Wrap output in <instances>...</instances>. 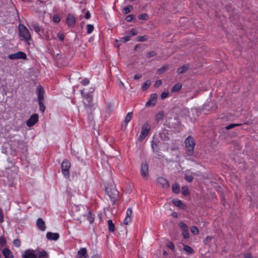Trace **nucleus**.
<instances>
[{"label":"nucleus","instance_id":"nucleus-1","mask_svg":"<svg viewBox=\"0 0 258 258\" xmlns=\"http://www.w3.org/2000/svg\"><path fill=\"white\" fill-rule=\"evenodd\" d=\"M106 192L112 202V206L118 198V191L113 184H110L106 187Z\"/></svg>","mask_w":258,"mask_h":258},{"label":"nucleus","instance_id":"nucleus-2","mask_svg":"<svg viewBox=\"0 0 258 258\" xmlns=\"http://www.w3.org/2000/svg\"><path fill=\"white\" fill-rule=\"evenodd\" d=\"M18 35L21 40L28 42L31 39V36L29 30L23 24H20L18 26Z\"/></svg>","mask_w":258,"mask_h":258},{"label":"nucleus","instance_id":"nucleus-3","mask_svg":"<svg viewBox=\"0 0 258 258\" xmlns=\"http://www.w3.org/2000/svg\"><path fill=\"white\" fill-rule=\"evenodd\" d=\"M186 148V154L187 156H192L194 153L195 146L194 139L190 136H188L184 141Z\"/></svg>","mask_w":258,"mask_h":258},{"label":"nucleus","instance_id":"nucleus-4","mask_svg":"<svg viewBox=\"0 0 258 258\" xmlns=\"http://www.w3.org/2000/svg\"><path fill=\"white\" fill-rule=\"evenodd\" d=\"M36 93L38 97V104L40 107V110L42 112H44L45 109L43 104L44 101V90L43 88L41 85H38L37 86Z\"/></svg>","mask_w":258,"mask_h":258},{"label":"nucleus","instance_id":"nucleus-5","mask_svg":"<svg viewBox=\"0 0 258 258\" xmlns=\"http://www.w3.org/2000/svg\"><path fill=\"white\" fill-rule=\"evenodd\" d=\"M151 128L150 125L148 123L143 124L142 131L139 137V140L142 141L148 134Z\"/></svg>","mask_w":258,"mask_h":258},{"label":"nucleus","instance_id":"nucleus-6","mask_svg":"<svg viewBox=\"0 0 258 258\" xmlns=\"http://www.w3.org/2000/svg\"><path fill=\"white\" fill-rule=\"evenodd\" d=\"M141 173L143 179L146 180L149 177V165L146 162H143L141 164Z\"/></svg>","mask_w":258,"mask_h":258},{"label":"nucleus","instance_id":"nucleus-7","mask_svg":"<svg viewBox=\"0 0 258 258\" xmlns=\"http://www.w3.org/2000/svg\"><path fill=\"white\" fill-rule=\"evenodd\" d=\"M71 167L70 162L67 160H64L61 164L62 172L65 176H69V169Z\"/></svg>","mask_w":258,"mask_h":258},{"label":"nucleus","instance_id":"nucleus-8","mask_svg":"<svg viewBox=\"0 0 258 258\" xmlns=\"http://www.w3.org/2000/svg\"><path fill=\"white\" fill-rule=\"evenodd\" d=\"M156 181L158 184L163 188H167L170 186L168 181L164 177H158L157 178Z\"/></svg>","mask_w":258,"mask_h":258},{"label":"nucleus","instance_id":"nucleus-9","mask_svg":"<svg viewBox=\"0 0 258 258\" xmlns=\"http://www.w3.org/2000/svg\"><path fill=\"white\" fill-rule=\"evenodd\" d=\"M157 97V94H152L151 95L149 100L146 102V106L148 107L154 106L156 104Z\"/></svg>","mask_w":258,"mask_h":258},{"label":"nucleus","instance_id":"nucleus-10","mask_svg":"<svg viewBox=\"0 0 258 258\" xmlns=\"http://www.w3.org/2000/svg\"><path fill=\"white\" fill-rule=\"evenodd\" d=\"M179 226L181 228L182 232V235L184 238H188L189 237V233L187 225L183 222H180L178 224Z\"/></svg>","mask_w":258,"mask_h":258},{"label":"nucleus","instance_id":"nucleus-11","mask_svg":"<svg viewBox=\"0 0 258 258\" xmlns=\"http://www.w3.org/2000/svg\"><path fill=\"white\" fill-rule=\"evenodd\" d=\"M38 121V115L37 114H34L31 116L30 118L26 121V124L30 127L34 125Z\"/></svg>","mask_w":258,"mask_h":258},{"label":"nucleus","instance_id":"nucleus-12","mask_svg":"<svg viewBox=\"0 0 258 258\" xmlns=\"http://www.w3.org/2000/svg\"><path fill=\"white\" fill-rule=\"evenodd\" d=\"M87 211L85 208L79 209L78 211H76L74 215L76 217L77 220H80L83 217L85 216Z\"/></svg>","mask_w":258,"mask_h":258},{"label":"nucleus","instance_id":"nucleus-13","mask_svg":"<svg viewBox=\"0 0 258 258\" xmlns=\"http://www.w3.org/2000/svg\"><path fill=\"white\" fill-rule=\"evenodd\" d=\"M23 258H37L36 254L34 253L33 250L27 249L22 254Z\"/></svg>","mask_w":258,"mask_h":258},{"label":"nucleus","instance_id":"nucleus-14","mask_svg":"<svg viewBox=\"0 0 258 258\" xmlns=\"http://www.w3.org/2000/svg\"><path fill=\"white\" fill-rule=\"evenodd\" d=\"M46 238L50 240H56L59 238V234L57 233L47 232L46 234Z\"/></svg>","mask_w":258,"mask_h":258},{"label":"nucleus","instance_id":"nucleus-15","mask_svg":"<svg viewBox=\"0 0 258 258\" xmlns=\"http://www.w3.org/2000/svg\"><path fill=\"white\" fill-rule=\"evenodd\" d=\"M36 225L38 228L41 231H44L46 229L44 221L41 219L39 218L36 222Z\"/></svg>","mask_w":258,"mask_h":258},{"label":"nucleus","instance_id":"nucleus-16","mask_svg":"<svg viewBox=\"0 0 258 258\" xmlns=\"http://www.w3.org/2000/svg\"><path fill=\"white\" fill-rule=\"evenodd\" d=\"M78 258H81L84 257V258H88V255L87 254V250L85 248H82L78 252Z\"/></svg>","mask_w":258,"mask_h":258},{"label":"nucleus","instance_id":"nucleus-17","mask_svg":"<svg viewBox=\"0 0 258 258\" xmlns=\"http://www.w3.org/2000/svg\"><path fill=\"white\" fill-rule=\"evenodd\" d=\"M182 85L180 83H177L175 84L171 88V92H179L181 89Z\"/></svg>","mask_w":258,"mask_h":258},{"label":"nucleus","instance_id":"nucleus-18","mask_svg":"<svg viewBox=\"0 0 258 258\" xmlns=\"http://www.w3.org/2000/svg\"><path fill=\"white\" fill-rule=\"evenodd\" d=\"M66 23L69 26H72L76 23V19L75 17H67Z\"/></svg>","mask_w":258,"mask_h":258},{"label":"nucleus","instance_id":"nucleus-19","mask_svg":"<svg viewBox=\"0 0 258 258\" xmlns=\"http://www.w3.org/2000/svg\"><path fill=\"white\" fill-rule=\"evenodd\" d=\"M133 116V112H128L127 115H126L124 119V122H125V125H124V128L125 130L126 128V125L127 123L131 121V120Z\"/></svg>","mask_w":258,"mask_h":258},{"label":"nucleus","instance_id":"nucleus-20","mask_svg":"<svg viewBox=\"0 0 258 258\" xmlns=\"http://www.w3.org/2000/svg\"><path fill=\"white\" fill-rule=\"evenodd\" d=\"M3 253L5 258H13V256L9 249L5 248L3 250Z\"/></svg>","mask_w":258,"mask_h":258},{"label":"nucleus","instance_id":"nucleus-21","mask_svg":"<svg viewBox=\"0 0 258 258\" xmlns=\"http://www.w3.org/2000/svg\"><path fill=\"white\" fill-rule=\"evenodd\" d=\"M107 223L108 225V230L110 232H113L115 230V225L113 223L112 221L111 220H108L107 221Z\"/></svg>","mask_w":258,"mask_h":258},{"label":"nucleus","instance_id":"nucleus-22","mask_svg":"<svg viewBox=\"0 0 258 258\" xmlns=\"http://www.w3.org/2000/svg\"><path fill=\"white\" fill-rule=\"evenodd\" d=\"M173 203L175 206L179 207V208L183 209L185 207V206L183 204L180 200L173 201Z\"/></svg>","mask_w":258,"mask_h":258},{"label":"nucleus","instance_id":"nucleus-23","mask_svg":"<svg viewBox=\"0 0 258 258\" xmlns=\"http://www.w3.org/2000/svg\"><path fill=\"white\" fill-rule=\"evenodd\" d=\"M189 68L188 65H183L181 68H179L177 70L178 74H183L186 72Z\"/></svg>","mask_w":258,"mask_h":258},{"label":"nucleus","instance_id":"nucleus-24","mask_svg":"<svg viewBox=\"0 0 258 258\" xmlns=\"http://www.w3.org/2000/svg\"><path fill=\"white\" fill-rule=\"evenodd\" d=\"M172 189L175 194H178L180 190V186L178 184L174 183L172 185Z\"/></svg>","mask_w":258,"mask_h":258},{"label":"nucleus","instance_id":"nucleus-25","mask_svg":"<svg viewBox=\"0 0 258 258\" xmlns=\"http://www.w3.org/2000/svg\"><path fill=\"white\" fill-rule=\"evenodd\" d=\"M183 250L188 254H192L194 251V249L191 247L187 245H183Z\"/></svg>","mask_w":258,"mask_h":258},{"label":"nucleus","instance_id":"nucleus-26","mask_svg":"<svg viewBox=\"0 0 258 258\" xmlns=\"http://www.w3.org/2000/svg\"><path fill=\"white\" fill-rule=\"evenodd\" d=\"M17 59H25L27 57L26 54L22 51H18V52H17Z\"/></svg>","mask_w":258,"mask_h":258},{"label":"nucleus","instance_id":"nucleus-27","mask_svg":"<svg viewBox=\"0 0 258 258\" xmlns=\"http://www.w3.org/2000/svg\"><path fill=\"white\" fill-rule=\"evenodd\" d=\"M133 9V8L132 6H127L122 9V12L124 15H126L129 13Z\"/></svg>","mask_w":258,"mask_h":258},{"label":"nucleus","instance_id":"nucleus-28","mask_svg":"<svg viewBox=\"0 0 258 258\" xmlns=\"http://www.w3.org/2000/svg\"><path fill=\"white\" fill-rule=\"evenodd\" d=\"M151 81L149 80H147L145 82V83L143 85L142 87V89L143 91H146L148 87L151 85Z\"/></svg>","mask_w":258,"mask_h":258},{"label":"nucleus","instance_id":"nucleus-29","mask_svg":"<svg viewBox=\"0 0 258 258\" xmlns=\"http://www.w3.org/2000/svg\"><path fill=\"white\" fill-rule=\"evenodd\" d=\"M190 231L195 235H197L199 234V229L198 228L195 226H192L190 227Z\"/></svg>","mask_w":258,"mask_h":258},{"label":"nucleus","instance_id":"nucleus-30","mask_svg":"<svg viewBox=\"0 0 258 258\" xmlns=\"http://www.w3.org/2000/svg\"><path fill=\"white\" fill-rule=\"evenodd\" d=\"M181 192L184 196L188 195L189 194L188 187L187 186L182 187Z\"/></svg>","mask_w":258,"mask_h":258},{"label":"nucleus","instance_id":"nucleus-31","mask_svg":"<svg viewBox=\"0 0 258 258\" xmlns=\"http://www.w3.org/2000/svg\"><path fill=\"white\" fill-rule=\"evenodd\" d=\"M94 30V26L91 24H88L87 25V32L88 34H90Z\"/></svg>","mask_w":258,"mask_h":258},{"label":"nucleus","instance_id":"nucleus-32","mask_svg":"<svg viewBox=\"0 0 258 258\" xmlns=\"http://www.w3.org/2000/svg\"><path fill=\"white\" fill-rule=\"evenodd\" d=\"M48 253L45 251H43L40 252L38 258H47Z\"/></svg>","mask_w":258,"mask_h":258},{"label":"nucleus","instance_id":"nucleus-33","mask_svg":"<svg viewBox=\"0 0 258 258\" xmlns=\"http://www.w3.org/2000/svg\"><path fill=\"white\" fill-rule=\"evenodd\" d=\"M133 214V211L131 208H128L126 212V218H132Z\"/></svg>","mask_w":258,"mask_h":258},{"label":"nucleus","instance_id":"nucleus-34","mask_svg":"<svg viewBox=\"0 0 258 258\" xmlns=\"http://www.w3.org/2000/svg\"><path fill=\"white\" fill-rule=\"evenodd\" d=\"M148 39V37L147 36H139L137 37V40L138 41L142 42V41H145Z\"/></svg>","mask_w":258,"mask_h":258},{"label":"nucleus","instance_id":"nucleus-35","mask_svg":"<svg viewBox=\"0 0 258 258\" xmlns=\"http://www.w3.org/2000/svg\"><path fill=\"white\" fill-rule=\"evenodd\" d=\"M163 116H164V113L163 112H160L156 115V120H161L163 119Z\"/></svg>","mask_w":258,"mask_h":258},{"label":"nucleus","instance_id":"nucleus-36","mask_svg":"<svg viewBox=\"0 0 258 258\" xmlns=\"http://www.w3.org/2000/svg\"><path fill=\"white\" fill-rule=\"evenodd\" d=\"M241 125V124H238V123L234 124V123H232V124H229V125L226 126L225 127V128L227 130H230V129L233 128L234 127H235V126H239V125Z\"/></svg>","mask_w":258,"mask_h":258},{"label":"nucleus","instance_id":"nucleus-37","mask_svg":"<svg viewBox=\"0 0 258 258\" xmlns=\"http://www.w3.org/2000/svg\"><path fill=\"white\" fill-rule=\"evenodd\" d=\"M32 27L36 32H39L40 31V28L39 25L36 23L32 24Z\"/></svg>","mask_w":258,"mask_h":258},{"label":"nucleus","instance_id":"nucleus-38","mask_svg":"<svg viewBox=\"0 0 258 258\" xmlns=\"http://www.w3.org/2000/svg\"><path fill=\"white\" fill-rule=\"evenodd\" d=\"M6 243V240L4 237H0V246L3 247Z\"/></svg>","mask_w":258,"mask_h":258},{"label":"nucleus","instance_id":"nucleus-39","mask_svg":"<svg viewBox=\"0 0 258 258\" xmlns=\"http://www.w3.org/2000/svg\"><path fill=\"white\" fill-rule=\"evenodd\" d=\"M169 95V92L168 91L167 92H163L161 95V99L162 100H163L167 98Z\"/></svg>","mask_w":258,"mask_h":258},{"label":"nucleus","instance_id":"nucleus-40","mask_svg":"<svg viewBox=\"0 0 258 258\" xmlns=\"http://www.w3.org/2000/svg\"><path fill=\"white\" fill-rule=\"evenodd\" d=\"M13 243L16 246L19 247L21 245V241L19 239H16L13 241Z\"/></svg>","mask_w":258,"mask_h":258},{"label":"nucleus","instance_id":"nucleus-41","mask_svg":"<svg viewBox=\"0 0 258 258\" xmlns=\"http://www.w3.org/2000/svg\"><path fill=\"white\" fill-rule=\"evenodd\" d=\"M185 179L188 182H191L193 180V177L190 175H185L184 177Z\"/></svg>","mask_w":258,"mask_h":258},{"label":"nucleus","instance_id":"nucleus-42","mask_svg":"<svg viewBox=\"0 0 258 258\" xmlns=\"http://www.w3.org/2000/svg\"><path fill=\"white\" fill-rule=\"evenodd\" d=\"M189 110L187 108H184L181 110V115H186L188 114Z\"/></svg>","mask_w":258,"mask_h":258},{"label":"nucleus","instance_id":"nucleus-43","mask_svg":"<svg viewBox=\"0 0 258 258\" xmlns=\"http://www.w3.org/2000/svg\"><path fill=\"white\" fill-rule=\"evenodd\" d=\"M132 221V218H126L125 217L123 220V224L125 225H127L128 223H130Z\"/></svg>","mask_w":258,"mask_h":258},{"label":"nucleus","instance_id":"nucleus-44","mask_svg":"<svg viewBox=\"0 0 258 258\" xmlns=\"http://www.w3.org/2000/svg\"><path fill=\"white\" fill-rule=\"evenodd\" d=\"M88 214H89V220L90 223H92L94 221V217L92 216L91 214V211H88Z\"/></svg>","mask_w":258,"mask_h":258},{"label":"nucleus","instance_id":"nucleus-45","mask_svg":"<svg viewBox=\"0 0 258 258\" xmlns=\"http://www.w3.org/2000/svg\"><path fill=\"white\" fill-rule=\"evenodd\" d=\"M156 53L155 51H152L148 52V53L147 54V56L150 58L156 55Z\"/></svg>","mask_w":258,"mask_h":258},{"label":"nucleus","instance_id":"nucleus-46","mask_svg":"<svg viewBox=\"0 0 258 258\" xmlns=\"http://www.w3.org/2000/svg\"><path fill=\"white\" fill-rule=\"evenodd\" d=\"M8 58L10 59H17V53L14 54H11L8 55Z\"/></svg>","mask_w":258,"mask_h":258},{"label":"nucleus","instance_id":"nucleus-47","mask_svg":"<svg viewBox=\"0 0 258 258\" xmlns=\"http://www.w3.org/2000/svg\"><path fill=\"white\" fill-rule=\"evenodd\" d=\"M130 36H125L121 38V41L125 43L130 40Z\"/></svg>","mask_w":258,"mask_h":258},{"label":"nucleus","instance_id":"nucleus-48","mask_svg":"<svg viewBox=\"0 0 258 258\" xmlns=\"http://www.w3.org/2000/svg\"><path fill=\"white\" fill-rule=\"evenodd\" d=\"M167 246L171 249L174 248V245L172 242H169L167 244Z\"/></svg>","mask_w":258,"mask_h":258},{"label":"nucleus","instance_id":"nucleus-49","mask_svg":"<svg viewBox=\"0 0 258 258\" xmlns=\"http://www.w3.org/2000/svg\"><path fill=\"white\" fill-rule=\"evenodd\" d=\"M4 221V215L3 211L0 209V223H2Z\"/></svg>","mask_w":258,"mask_h":258},{"label":"nucleus","instance_id":"nucleus-50","mask_svg":"<svg viewBox=\"0 0 258 258\" xmlns=\"http://www.w3.org/2000/svg\"><path fill=\"white\" fill-rule=\"evenodd\" d=\"M82 83L84 86L87 85L89 83V80L86 78L82 81Z\"/></svg>","mask_w":258,"mask_h":258},{"label":"nucleus","instance_id":"nucleus-51","mask_svg":"<svg viewBox=\"0 0 258 258\" xmlns=\"http://www.w3.org/2000/svg\"><path fill=\"white\" fill-rule=\"evenodd\" d=\"M57 37L61 41L64 40V35L62 33H58Z\"/></svg>","mask_w":258,"mask_h":258},{"label":"nucleus","instance_id":"nucleus-52","mask_svg":"<svg viewBox=\"0 0 258 258\" xmlns=\"http://www.w3.org/2000/svg\"><path fill=\"white\" fill-rule=\"evenodd\" d=\"M166 69H167V68L166 67H162V68L159 69V70H158V73L159 74H161V73H163L165 70H166Z\"/></svg>","mask_w":258,"mask_h":258},{"label":"nucleus","instance_id":"nucleus-53","mask_svg":"<svg viewBox=\"0 0 258 258\" xmlns=\"http://www.w3.org/2000/svg\"><path fill=\"white\" fill-rule=\"evenodd\" d=\"M83 13H84V16H90V14L88 10H86L85 9H84L83 10Z\"/></svg>","mask_w":258,"mask_h":258},{"label":"nucleus","instance_id":"nucleus-54","mask_svg":"<svg viewBox=\"0 0 258 258\" xmlns=\"http://www.w3.org/2000/svg\"><path fill=\"white\" fill-rule=\"evenodd\" d=\"M60 20V17H53V21L55 23H58Z\"/></svg>","mask_w":258,"mask_h":258},{"label":"nucleus","instance_id":"nucleus-55","mask_svg":"<svg viewBox=\"0 0 258 258\" xmlns=\"http://www.w3.org/2000/svg\"><path fill=\"white\" fill-rule=\"evenodd\" d=\"M130 34L131 35H136L137 34V32L136 31V30L135 29H132V30H131V31L130 32Z\"/></svg>","mask_w":258,"mask_h":258},{"label":"nucleus","instance_id":"nucleus-56","mask_svg":"<svg viewBox=\"0 0 258 258\" xmlns=\"http://www.w3.org/2000/svg\"><path fill=\"white\" fill-rule=\"evenodd\" d=\"M212 239V237L210 236L207 237L205 240V243L207 244Z\"/></svg>","mask_w":258,"mask_h":258},{"label":"nucleus","instance_id":"nucleus-57","mask_svg":"<svg viewBox=\"0 0 258 258\" xmlns=\"http://www.w3.org/2000/svg\"><path fill=\"white\" fill-rule=\"evenodd\" d=\"M141 77H142V75H139V74H138V75H136L134 76V79H135V80H138V79H139L141 78Z\"/></svg>","mask_w":258,"mask_h":258},{"label":"nucleus","instance_id":"nucleus-58","mask_svg":"<svg viewBox=\"0 0 258 258\" xmlns=\"http://www.w3.org/2000/svg\"><path fill=\"white\" fill-rule=\"evenodd\" d=\"M86 99L87 100L88 103H90L92 101V98L89 96H86Z\"/></svg>","mask_w":258,"mask_h":258},{"label":"nucleus","instance_id":"nucleus-59","mask_svg":"<svg viewBox=\"0 0 258 258\" xmlns=\"http://www.w3.org/2000/svg\"><path fill=\"white\" fill-rule=\"evenodd\" d=\"M125 20L127 22H131L133 20V17H126Z\"/></svg>","mask_w":258,"mask_h":258},{"label":"nucleus","instance_id":"nucleus-60","mask_svg":"<svg viewBox=\"0 0 258 258\" xmlns=\"http://www.w3.org/2000/svg\"><path fill=\"white\" fill-rule=\"evenodd\" d=\"M172 216L174 217V218H177L178 217V214L176 212H173L172 213Z\"/></svg>","mask_w":258,"mask_h":258},{"label":"nucleus","instance_id":"nucleus-61","mask_svg":"<svg viewBox=\"0 0 258 258\" xmlns=\"http://www.w3.org/2000/svg\"><path fill=\"white\" fill-rule=\"evenodd\" d=\"M244 258H252V256L251 254L248 253L245 255Z\"/></svg>","mask_w":258,"mask_h":258},{"label":"nucleus","instance_id":"nucleus-62","mask_svg":"<svg viewBox=\"0 0 258 258\" xmlns=\"http://www.w3.org/2000/svg\"><path fill=\"white\" fill-rule=\"evenodd\" d=\"M161 84V81L158 80L156 82V85L157 86H160Z\"/></svg>","mask_w":258,"mask_h":258},{"label":"nucleus","instance_id":"nucleus-63","mask_svg":"<svg viewBox=\"0 0 258 258\" xmlns=\"http://www.w3.org/2000/svg\"><path fill=\"white\" fill-rule=\"evenodd\" d=\"M114 46L115 47H119V45L118 43V41L117 40L115 41V43L114 44Z\"/></svg>","mask_w":258,"mask_h":258},{"label":"nucleus","instance_id":"nucleus-64","mask_svg":"<svg viewBox=\"0 0 258 258\" xmlns=\"http://www.w3.org/2000/svg\"><path fill=\"white\" fill-rule=\"evenodd\" d=\"M91 258H100V257L98 255H93V256H92Z\"/></svg>","mask_w":258,"mask_h":258}]
</instances>
